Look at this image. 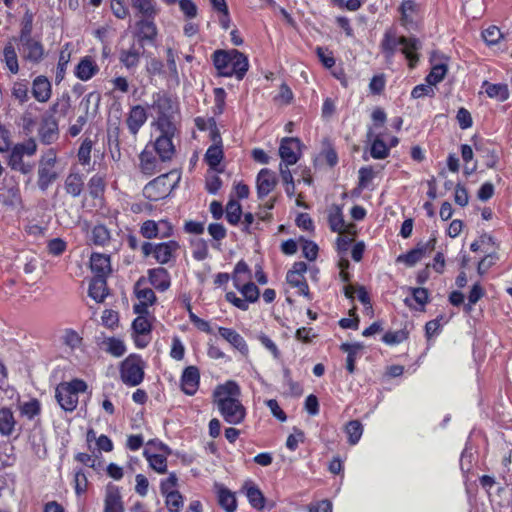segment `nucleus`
Segmentation results:
<instances>
[{
  "instance_id": "obj_63",
  "label": "nucleus",
  "mask_w": 512,
  "mask_h": 512,
  "mask_svg": "<svg viewBox=\"0 0 512 512\" xmlns=\"http://www.w3.org/2000/svg\"><path fill=\"white\" fill-rule=\"evenodd\" d=\"M181 11L187 18H195L197 16V6L192 0H179Z\"/></svg>"
},
{
  "instance_id": "obj_44",
  "label": "nucleus",
  "mask_w": 512,
  "mask_h": 512,
  "mask_svg": "<svg viewBox=\"0 0 512 512\" xmlns=\"http://www.w3.org/2000/svg\"><path fill=\"white\" fill-rule=\"evenodd\" d=\"M103 345L105 350L115 357L122 356L126 351L123 341L116 338H107L103 341Z\"/></svg>"
},
{
  "instance_id": "obj_52",
  "label": "nucleus",
  "mask_w": 512,
  "mask_h": 512,
  "mask_svg": "<svg viewBox=\"0 0 512 512\" xmlns=\"http://www.w3.org/2000/svg\"><path fill=\"white\" fill-rule=\"evenodd\" d=\"M245 298V301L248 302H256L259 298V289L253 282H248L243 286H239L238 288Z\"/></svg>"
},
{
  "instance_id": "obj_36",
  "label": "nucleus",
  "mask_w": 512,
  "mask_h": 512,
  "mask_svg": "<svg viewBox=\"0 0 512 512\" xmlns=\"http://www.w3.org/2000/svg\"><path fill=\"white\" fill-rule=\"evenodd\" d=\"M145 282L144 278H140L134 286L135 295L139 301L153 305L156 301V295L151 288L142 287Z\"/></svg>"
},
{
  "instance_id": "obj_19",
  "label": "nucleus",
  "mask_w": 512,
  "mask_h": 512,
  "mask_svg": "<svg viewBox=\"0 0 512 512\" xmlns=\"http://www.w3.org/2000/svg\"><path fill=\"white\" fill-rule=\"evenodd\" d=\"M218 497V504L226 512H235L237 509V500L235 494L223 485H215Z\"/></svg>"
},
{
  "instance_id": "obj_45",
  "label": "nucleus",
  "mask_w": 512,
  "mask_h": 512,
  "mask_svg": "<svg viewBox=\"0 0 512 512\" xmlns=\"http://www.w3.org/2000/svg\"><path fill=\"white\" fill-rule=\"evenodd\" d=\"M446 73L447 66L445 64H436L426 76V82L432 86L436 85L444 79Z\"/></svg>"
},
{
  "instance_id": "obj_53",
  "label": "nucleus",
  "mask_w": 512,
  "mask_h": 512,
  "mask_svg": "<svg viewBox=\"0 0 512 512\" xmlns=\"http://www.w3.org/2000/svg\"><path fill=\"white\" fill-rule=\"evenodd\" d=\"M21 414L29 419L34 418L40 413V403L37 399H32L20 406Z\"/></svg>"
},
{
  "instance_id": "obj_47",
  "label": "nucleus",
  "mask_w": 512,
  "mask_h": 512,
  "mask_svg": "<svg viewBox=\"0 0 512 512\" xmlns=\"http://www.w3.org/2000/svg\"><path fill=\"white\" fill-rule=\"evenodd\" d=\"M88 189L91 197H100L105 189V182L102 176L94 175L88 182Z\"/></svg>"
},
{
  "instance_id": "obj_11",
  "label": "nucleus",
  "mask_w": 512,
  "mask_h": 512,
  "mask_svg": "<svg viewBox=\"0 0 512 512\" xmlns=\"http://www.w3.org/2000/svg\"><path fill=\"white\" fill-rule=\"evenodd\" d=\"M158 30L154 23V18H142L136 22V31L134 37L138 44L145 42L152 43L156 39Z\"/></svg>"
},
{
  "instance_id": "obj_5",
  "label": "nucleus",
  "mask_w": 512,
  "mask_h": 512,
  "mask_svg": "<svg viewBox=\"0 0 512 512\" xmlns=\"http://www.w3.org/2000/svg\"><path fill=\"white\" fill-rule=\"evenodd\" d=\"M180 180L177 171H170L151 180L145 185L143 194L150 201H158L168 196Z\"/></svg>"
},
{
  "instance_id": "obj_33",
  "label": "nucleus",
  "mask_w": 512,
  "mask_h": 512,
  "mask_svg": "<svg viewBox=\"0 0 512 512\" xmlns=\"http://www.w3.org/2000/svg\"><path fill=\"white\" fill-rule=\"evenodd\" d=\"M131 5L143 18H155L157 14L155 0H131Z\"/></svg>"
},
{
  "instance_id": "obj_60",
  "label": "nucleus",
  "mask_w": 512,
  "mask_h": 512,
  "mask_svg": "<svg viewBox=\"0 0 512 512\" xmlns=\"http://www.w3.org/2000/svg\"><path fill=\"white\" fill-rule=\"evenodd\" d=\"M303 242L302 252L306 259L309 261H314L318 255V246L315 242L310 240L300 239Z\"/></svg>"
},
{
  "instance_id": "obj_7",
  "label": "nucleus",
  "mask_w": 512,
  "mask_h": 512,
  "mask_svg": "<svg viewBox=\"0 0 512 512\" xmlns=\"http://www.w3.org/2000/svg\"><path fill=\"white\" fill-rule=\"evenodd\" d=\"M121 380L130 386L139 385L144 378V362L139 356L130 355L121 364Z\"/></svg>"
},
{
  "instance_id": "obj_32",
  "label": "nucleus",
  "mask_w": 512,
  "mask_h": 512,
  "mask_svg": "<svg viewBox=\"0 0 512 512\" xmlns=\"http://www.w3.org/2000/svg\"><path fill=\"white\" fill-rule=\"evenodd\" d=\"M159 160L149 151L144 150L140 154V168L141 171L146 175H152L160 171Z\"/></svg>"
},
{
  "instance_id": "obj_22",
  "label": "nucleus",
  "mask_w": 512,
  "mask_h": 512,
  "mask_svg": "<svg viewBox=\"0 0 512 512\" xmlns=\"http://www.w3.org/2000/svg\"><path fill=\"white\" fill-rule=\"evenodd\" d=\"M32 94L39 102H46L51 96V84L45 76H38L33 81Z\"/></svg>"
},
{
  "instance_id": "obj_27",
  "label": "nucleus",
  "mask_w": 512,
  "mask_h": 512,
  "mask_svg": "<svg viewBox=\"0 0 512 512\" xmlns=\"http://www.w3.org/2000/svg\"><path fill=\"white\" fill-rule=\"evenodd\" d=\"M364 348V345L362 343L356 342V343H342L340 346V349L343 352L347 353V359H346V369L349 373H354L355 371V361L357 358V353Z\"/></svg>"
},
{
  "instance_id": "obj_34",
  "label": "nucleus",
  "mask_w": 512,
  "mask_h": 512,
  "mask_svg": "<svg viewBox=\"0 0 512 512\" xmlns=\"http://www.w3.org/2000/svg\"><path fill=\"white\" fill-rule=\"evenodd\" d=\"M3 62H5L8 70L12 74H17L19 71L18 57L16 50L11 42L7 43L3 49Z\"/></svg>"
},
{
  "instance_id": "obj_31",
  "label": "nucleus",
  "mask_w": 512,
  "mask_h": 512,
  "mask_svg": "<svg viewBox=\"0 0 512 512\" xmlns=\"http://www.w3.org/2000/svg\"><path fill=\"white\" fill-rule=\"evenodd\" d=\"M483 87H485V92L490 98H495L498 101H505L509 98L508 86L504 83L493 84L484 81Z\"/></svg>"
},
{
  "instance_id": "obj_46",
  "label": "nucleus",
  "mask_w": 512,
  "mask_h": 512,
  "mask_svg": "<svg viewBox=\"0 0 512 512\" xmlns=\"http://www.w3.org/2000/svg\"><path fill=\"white\" fill-rule=\"evenodd\" d=\"M144 455L152 469L161 474L166 472L167 460L163 455L149 454L147 451H144Z\"/></svg>"
},
{
  "instance_id": "obj_62",
  "label": "nucleus",
  "mask_w": 512,
  "mask_h": 512,
  "mask_svg": "<svg viewBox=\"0 0 512 512\" xmlns=\"http://www.w3.org/2000/svg\"><path fill=\"white\" fill-rule=\"evenodd\" d=\"M316 53L319 57V60L326 68H332L335 65V59L332 55V52L328 51V49L317 47Z\"/></svg>"
},
{
  "instance_id": "obj_4",
  "label": "nucleus",
  "mask_w": 512,
  "mask_h": 512,
  "mask_svg": "<svg viewBox=\"0 0 512 512\" xmlns=\"http://www.w3.org/2000/svg\"><path fill=\"white\" fill-rule=\"evenodd\" d=\"M398 45H402L401 52L408 60L410 68H414L419 61L417 50L421 48L420 41L415 37L401 36L396 38L395 34L391 31H386L381 42V49L385 57L391 60L397 50Z\"/></svg>"
},
{
  "instance_id": "obj_51",
  "label": "nucleus",
  "mask_w": 512,
  "mask_h": 512,
  "mask_svg": "<svg viewBox=\"0 0 512 512\" xmlns=\"http://www.w3.org/2000/svg\"><path fill=\"white\" fill-rule=\"evenodd\" d=\"M166 496V506L170 512H179L183 505V498L178 491L164 494Z\"/></svg>"
},
{
  "instance_id": "obj_28",
  "label": "nucleus",
  "mask_w": 512,
  "mask_h": 512,
  "mask_svg": "<svg viewBox=\"0 0 512 512\" xmlns=\"http://www.w3.org/2000/svg\"><path fill=\"white\" fill-rule=\"evenodd\" d=\"M23 156L24 155H22L20 151L13 147L8 164L12 170L19 171L22 174H30L34 168V165L31 163H25L23 161Z\"/></svg>"
},
{
  "instance_id": "obj_13",
  "label": "nucleus",
  "mask_w": 512,
  "mask_h": 512,
  "mask_svg": "<svg viewBox=\"0 0 512 512\" xmlns=\"http://www.w3.org/2000/svg\"><path fill=\"white\" fill-rule=\"evenodd\" d=\"M144 52V45L134 42L128 49H121L119 53V61L126 69H134L139 65Z\"/></svg>"
},
{
  "instance_id": "obj_24",
  "label": "nucleus",
  "mask_w": 512,
  "mask_h": 512,
  "mask_svg": "<svg viewBox=\"0 0 512 512\" xmlns=\"http://www.w3.org/2000/svg\"><path fill=\"white\" fill-rule=\"evenodd\" d=\"M179 248L176 241H168L156 244V250L154 254L155 260L160 264H166L170 261L172 253Z\"/></svg>"
},
{
  "instance_id": "obj_18",
  "label": "nucleus",
  "mask_w": 512,
  "mask_h": 512,
  "mask_svg": "<svg viewBox=\"0 0 512 512\" xmlns=\"http://www.w3.org/2000/svg\"><path fill=\"white\" fill-rule=\"evenodd\" d=\"M90 266L95 276L106 278L111 272L110 257L106 254L92 253Z\"/></svg>"
},
{
  "instance_id": "obj_2",
  "label": "nucleus",
  "mask_w": 512,
  "mask_h": 512,
  "mask_svg": "<svg viewBox=\"0 0 512 512\" xmlns=\"http://www.w3.org/2000/svg\"><path fill=\"white\" fill-rule=\"evenodd\" d=\"M149 116L153 118L152 126L156 128H175L179 117L178 104L166 93H156L149 106Z\"/></svg>"
},
{
  "instance_id": "obj_21",
  "label": "nucleus",
  "mask_w": 512,
  "mask_h": 512,
  "mask_svg": "<svg viewBox=\"0 0 512 512\" xmlns=\"http://www.w3.org/2000/svg\"><path fill=\"white\" fill-rule=\"evenodd\" d=\"M59 405L65 410V411H73L78 404V396L73 394L71 390H68L65 388L62 384H59L56 388V395H55Z\"/></svg>"
},
{
  "instance_id": "obj_23",
  "label": "nucleus",
  "mask_w": 512,
  "mask_h": 512,
  "mask_svg": "<svg viewBox=\"0 0 512 512\" xmlns=\"http://www.w3.org/2000/svg\"><path fill=\"white\" fill-rule=\"evenodd\" d=\"M98 71L99 68L94 60L90 57H84L76 66L75 75L80 80L87 81L91 79Z\"/></svg>"
},
{
  "instance_id": "obj_29",
  "label": "nucleus",
  "mask_w": 512,
  "mask_h": 512,
  "mask_svg": "<svg viewBox=\"0 0 512 512\" xmlns=\"http://www.w3.org/2000/svg\"><path fill=\"white\" fill-rule=\"evenodd\" d=\"M2 203L8 209L17 210L22 207L20 189L17 186L8 188L5 194L0 195Z\"/></svg>"
},
{
  "instance_id": "obj_9",
  "label": "nucleus",
  "mask_w": 512,
  "mask_h": 512,
  "mask_svg": "<svg viewBox=\"0 0 512 512\" xmlns=\"http://www.w3.org/2000/svg\"><path fill=\"white\" fill-rule=\"evenodd\" d=\"M20 42V53L24 60L38 64L40 63L45 55V49L40 40L33 37L21 38Z\"/></svg>"
},
{
  "instance_id": "obj_38",
  "label": "nucleus",
  "mask_w": 512,
  "mask_h": 512,
  "mask_svg": "<svg viewBox=\"0 0 512 512\" xmlns=\"http://www.w3.org/2000/svg\"><path fill=\"white\" fill-rule=\"evenodd\" d=\"M91 241L98 246H104L110 241V232L105 225L94 226L91 231Z\"/></svg>"
},
{
  "instance_id": "obj_37",
  "label": "nucleus",
  "mask_w": 512,
  "mask_h": 512,
  "mask_svg": "<svg viewBox=\"0 0 512 512\" xmlns=\"http://www.w3.org/2000/svg\"><path fill=\"white\" fill-rule=\"evenodd\" d=\"M148 114L149 112L147 113L144 107L140 105L134 106L131 109L129 117L127 119V124L129 128L141 127L145 123Z\"/></svg>"
},
{
  "instance_id": "obj_16",
  "label": "nucleus",
  "mask_w": 512,
  "mask_h": 512,
  "mask_svg": "<svg viewBox=\"0 0 512 512\" xmlns=\"http://www.w3.org/2000/svg\"><path fill=\"white\" fill-rule=\"evenodd\" d=\"M275 174L269 169H262L257 176V195L260 199L266 197L276 186Z\"/></svg>"
},
{
  "instance_id": "obj_64",
  "label": "nucleus",
  "mask_w": 512,
  "mask_h": 512,
  "mask_svg": "<svg viewBox=\"0 0 512 512\" xmlns=\"http://www.w3.org/2000/svg\"><path fill=\"white\" fill-rule=\"evenodd\" d=\"M110 6L115 17L119 19H124L129 14L128 8L123 0H112Z\"/></svg>"
},
{
  "instance_id": "obj_42",
  "label": "nucleus",
  "mask_w": 512,
  "mask_h": 512,
  "mask_svg": "<svg viewBox=\"0 0 512 512\" xmlns=\"http://www.w3.org/2000/svg\"><path fill=\"white\" fill-rule=\"evenodd\" d=\"M29 82L27 80H18L12 86V96L20 103L28 100Z\"/></svg>"
},
{
  "instance_id": "obj_39",
  "label": "nucleus",
  "mask_w": 512,
  "mask_h": 512,
  "mask_svg": "<svg viewBox=\"0 0 512 512\" xmlns=\"http://www.w3.org/2000/svg\"><path fill=\"white\" fill-rule=\"evenodd\" d=\"M242 215V207L240 203L234 199L228 201L226 205V219L232 224L236 225L240 221Z\"/></svg>"
},
{
  "instance_id": "obj_15",
  "label": "nucleus",
  "mask_w": 512,
  "mask_h": 512,
  "mask_svg": "<svg viewBox=\"0 0 512 512\" xmlns=\"http://www.w3.org/2000/svg\"><path fill=\"white\" fill-rule=\"evenodd\" d=\"M104 512H124L122 496L115 485L109 484L106 488Z\"/></svg>"
},
{
  "instance_id": "obj_26",
  "label": "nucleus",
  "mask_w": 512,
  "mask_h": 512,
  "mask_svg": "<svg viewBox=\"0 0 512 512\" xmlns=\"http://www.w3.org/2000/svg\"><path fill=\"white\" fill-rule=\"evenodd\" d=\"M246 496L251 506L257 510H263L265 507L266 499L261 490L252 483H245Z\"/></svg>"
},
{
  "instance_id": "obj_55",
  "label": "nucleus",
  "mask_w": 512,
  "mask_h": 512,
  "mask_svg": "<svg viewBox=\"0 0 512 512\" xmlns=\"http://www.w3.org/2000/svg\"><path fill=\"white\" fill-rule=\"evenodd\" d=\"M482 37L488 45H494L499 42L502 33L498 27L490 26L482 32Z\"/></svg>"
},
{
  "instance_id": "obj_25",
  "label": "nucleus",
  "mask_w": 512,
  "mask_h": 512,
  "mask_svg": "<svg viewBox=\"0 0 512 512\" xmlns=\"http://www.w3.org/2000/svg\"><path fill=\"white\" fill-rule=\"evenodd\" d=\"M88 295L96 302H103L107 296L106 278L95 276L90 281Z\"/></svg>"
},
{
  "instance_id": "obj_3",
  "label": "nucleus",
  "mask_w": 512,
  "mask_h": 512,
  "mask_svg": "<svg viewBox=\"0 0 512 512\" xmlns=\"http://www.w3.org/2000/svg\"><path fill=\"white\" fill-rule=\"evenodd\" d=\"M213 63L220 76L235 75L238 80L243 79L249 67L248 58L236 49L216 50L213 53Z\"/></svg>"
},
{
  "instance_id": "obj_56",
  "label": "nucleus",
  "mask_w": 512,
  "mask_h": 512,
  "mask_svg": "<svg viewBox=\"0 0 512 512\" xmlns=\"http://www.w3.org/2000/svg\"><path fill=\"white\" fill-rule=\"evenodd\" d=\"M133 331L138 335H145L151 331V324L145 316H138L132 323Z\"/></svg>"
},
{
  "instance_id": "obj_30",
  "label": "nucleus",
  "mask_w": 512,
  "mask_h": 512,
  "mask_svg": "<svg viewBox=\"0 0 512 512\" xmlns=\"http://www.w3.org/2000/svg\"><path fill=\"white\" fill-rule=\"evenodd\" d=\"M64 188L71 196L78 197L84 188L83 177L77 173H70L65 179Z\"/></svg>"
},
{
  "instance_id": "obj_58",
  "label": "nucleus",
  "mask_w": 512,
  "mask_h": 512,
  "mask_svg": "<svg viewBox=\"0 0 512 512\" xmlns=\"http://www.w3.org/2000/svg\"><path fill=\"white\" fill-rule=\"evenodd\" d=\"M93 141L89 138L84 139L79 150L78 159L82 164H88L90 162V153L92 150Z\"/></svg>"
},
{
  "instance_id": "obj_20",
  "label": "nucleus",
  "mask_w": 512,
  "mask_h": 512,
  "mask_svg": "<svg viewBox=\"0 0 512 512\" xmlns=\"http://www.w3.org/2000/svg\"><path fill=\"white\" fill-rule=\"evenodd\" d=\"M148 278L151 285L159 291H166L170 287V276L165 268L150 269Z\"/></svg>"
},
{
  "instance_id": "obj_48",
  "label": "nucleus",
  "mask_w": 512,
  "mask_h": 512,
  "mask_svg": "<svg viewBox=\"0 0 512 512\" xmlns=\"http://www.w3.org/2000/svg\"><path fill=\"white\" fill-rule=\"evenodd\" d=\"M408 338V332L404 329L397 331H388L383 337L382 341L387 345H396L400 344Z\"/></svg>"
},
{
  "instance_id": "obj_54",
  "label": "nucleus",
  "mask_w": 512,
  "mask_h": 512,
  "mask_svg": "<svg viewBox=\"0 0 512 512\" xmlns=\"http://www.w3.org/2000/svg\"><path fill=\"white\" fill-rule=\"evenodd\" d=\"M193 257L202 261L208 257V245L207 242L203 239H197L193 243Z\"/></svg>"
},
{
  "instance_id": "obj_61",
  "label": "nucleus",
  "mask_w": 512,
  "mask_h": 512,
  "mask_svg": "<svg viewBox=\"0 0 512 512\" xmlns=\"http://www.w3.org/2000/svg\"><path fill=\"white\" fill-rule=\"evenodd\" d=\"M258 340L261 342V344L270 351V353L273 355L275 359H279L281 356V353L277 347V345L270 339L266 334L260 333L257 336Z\"/></svg>"
},
{
  "instance_id": "obj_57",
  "label": "nucleus",
  "mask_w": 512,
  "mask_h": 512,
  "mask_svg": "<svg viewBox=\"0 0 512 512\" xmlns=\"http://www.w3.org/2000/svg\"><path fill=\"white\" fill-rule=\"evenodd\" d=\"M140 232L147 239L156 238L159 234L158 224L153 220H147L142 224Z\"/></svg>"
},
{
  "instance_id": "obj_12",
  "label": "nucleus",
  "mask_w": 512,
  "mask_h": 512,
  "mask_svg": "<svg viewBox=\"0 0 512 512\" xmlns=\"http://www.w3.org/2000/svg\"><path fill=\"white\" fill-rule=\"evenodd\" d=\"M210 138L213 144L206 151L205 161L210 168L216 170L223 159L222 138L219 130H211Z\"/></svg>"
},
{
  "instance_id": "obj_41",
  "label": "nucleus",
  "mask_w": 512,
  "mask_h": 512,
  "mask_svg": "<svg viewBox=\"0 0 512 512\" xmlns=\"http://www.w3.org/2000/svg\"><path fill=\"white\" fill-rule=\"evenodd\" d=\"M71 53L68 51V44L60 51L59 60L56 70V81L60 82L63 80L68 63L70 62Z\"/></svg>"
},
{
  "instance_id": "obj_14",
  "label": "nucleus",
  "mask_w": 512,
  "mask_h": 512,
  "mask_svg": "<svg viewBox=\"0 0 512 512\" xmlns=\"http://www.w3.org/2000/svg\"><path fill=\"white\" fill-rule=\"evenodd\" d=\"M200 372L196 366H188L181 376V388L187 395H194L199 387Z\"/></svg>"
},
{
  "instance_id": "obj_50",
  "label": "nucleus",
  "mask_w": 512,
  "mask_h": 512,
  "mask_svg": "<svg viewBox=\"0 0 512 512\" xmlns=\"http://www.w3.org/2000/svg\"><path fill=\"white\" fill-rule=\"evenodd\" d=\"M33 20H34L33 13L30 10H26V12L23 15L22 22H21V30H20L19 39L32 37Z\"/></svg>"
},
{
  "instance_id": "obj_1",
  "label": "nucleus",
  "mask_w": 512,
  "mask_h": 512,
  "mask_svg": "<svg viewBox=\"0 0 512 512\" xmlns=\"http://www.w3.org/2000/svg\"><path fill=\"white\" fill-rule=\"evenodd\" d=\"M239 395L240 388L234 381L219 385L214 390V403L223 419L229 424H239L245 418L246 410L238 399Z\"/></svg>"
},
{
  "instance_id": "obj_10",
  "label": "nucleus",
  "mask_w": 512,
  "mask_h": 512,
  "mask_svg": "<svg viewBox=\"0 0 512 512\" xmlns=\"http://www.w3.org/2000/svg\"><path fill=\"white\" fill-rule=\"evenodd\" d=\"M281 163L294 165L301 156V142L298 138H283L279 147Z\"/></svg>"
},
{
  "instance_id": "obj_8",
  "label": "nucleus",
  "mask_w": 512,
  "mask_h": 512,
  "mask_svg": "<svg viewBox=\"0 0 512 512\" xmlns=\"http://www.w3.org/2000/svg\"><path fill=\"white\" fill-rule=\"evenodd\" d=\"M161 134L154 142V150L159 156L161 162L171 161L176 153V147L173 141L174 130H160Z\"/></svg>"
},
{
  "instance_id": "obj_43",
  "label": "nucleus",
  "mask_w": 512,
  "mask_h": 512,
  "mask_svg": "<svg viewBox=\"0 0 512 512\" xmlns=\"http://www.w3.org/2000/svg\"><path fill=\"white\" fill-rule=\"evenodd\" d=\"M328 220L330 228L333 232L341 233L343 231L344 219L342 211L338 206H335L333 210L330 211Z\"/></svg>"
},
{
  "instance_id": "obj_40",
  "label": "nucleus",
  "mask_w": 512,
  "mask_h": 512,
  "mask_svg": "<svg viewBox=\"0 0 512 512\" xmlns=\"http://www.w3.org/2000/svg\"><path fill=\"white\" fill-rule=\"evenodd\" d=\"M345 431L348 435V442L351 445H355L358 443L362 436L363 427L360 421L352 420L346 424Z\"/></svg>"
},
{
  "instance_id": "obj_49",
  "label": "nucleus",
  "mask_w": 512,
  "mask_h": 512,
  "mask_svg": "<svg viewBox=\"0 0 512 512\" xmlns=\"http://www.w3.org/2000/svg\"><path fill=\"white\" fill-rule=\"evenodd\" d=\"M370 154L375 159H384L389 154V148L379 137H376L372 142Z\"/></svg>"
},
{
  "instance_id": "obj_59",
  "label": "nucleus",
  "mask_w": 512,
  "mask_h": 512,
  "mask_svg": "<svg viewBox=\"0 0 512 512\" xmlns=\"http://www.w3.org/2000/svg\"><path fill=\"white\" fill-rule=\"evenodd\" d=\"M67 244L61 238L51 239L47 244L49 254L53 256H60L66 250Z\"/></svg>"
},
{
  "instance_id": "obj_17",
  "label": "nucleus",
  "mask_w": 512,
  "mask_h": 512,
  "mask_svg": "<svg viewBox=\"0 0 512 512\" xmlns=\"http://www.w3.org/2000/svg\"><path fill=\"white\" fill-rule=\"evenodd\" d=\"M218 332L223 339L230 343L242 355H248V345L245 339L237 331L231 328L219 327Z\"/></svg>"
},
{
  "instance_id": "obj_6",
  "label": "nucleus",
  "mask_w": 512,
  "mask_h": 512,
  "mask_svg": "<svg viewBox=\"0 0 512 512\" xmlns=\"http://www.w3.org/2000/svg\"><path fill=\"white\" fill-rule=\"evenodd\" d=\"M60 172L57 169V157L53 149L43 155L38 162L37 186L45 192L59 178Z\"/></svg>"
},
{
  "instance_id": "obj_35",
  "label": "nucleus",
  "mask_w": 512,
  "mask_h": 512,
  "mask_svg": "<svg viewBox=\"0 0 512 512\" xmlns=\"http://www.w3.org/2000/svg\"><path fill=\"white\" fill-rule=\"evenodd\" d=\"M15 424L12 411L8 408L0 409V433L5 436L11 435Z\"/></svg>"
}]
</instances>
